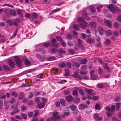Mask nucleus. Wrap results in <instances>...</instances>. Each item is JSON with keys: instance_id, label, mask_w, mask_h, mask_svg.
Segmentation results:
<instances>
[{"instance_id": "1", "label": "nucleus", "mask_w": 121, "mask_h": 121, "mask_svg": "<svg viewBox=\"0 0 121 121\" xmlns=\"http://www.w3.org/2000/svg\"><path fill=\"white\" fill-rule=\"evenodd\" d=\"M88 26V24L85 21H82L79 23L78 25V26L79 27L84 29H85L86 27Z\"/></svg>"}, {"instance_id": "2", "label": "nucleus", "mask_w": 121, "mask_h": 121, "mask_svg": "<svg viewBox=\"0 0 121 121\" xmlns=\"http://www.w3.org/2000/svg\"><path fill=\"white\" fill-rule=\"evenodd\" d=\"M15 61L17 66L18 67H21L22 65L21 59L18 56H15Z\"/></svg>"}, {"instance_id": "3", "label": "nucleus", "mask_w": 121, "mask_h": 121, "mask_svg": "<svg viewBox=\"0 0 121 121\" xmlns=\"http://www.w3.org/2000/svg\"><path fill=\"white\" fill-rule=\"evenodd\" d=\"M107 7L109 10L114 14H116V11L118 9L117 8L114 7V6L112 4L108 5Z\"/></svg>"}, {"instance_id": "4", "label": "nucleus", "mask_w": 121, "mask_h": 121, "mask_svg": "<svg viewBox=\"0 0 121 121\" xmlns=\"http://www.w3.org/2000/svg\"><path fill=\"white\" fill-rule=\"evenodd\" d=\"M8 62L9 63V66L11 69H13L15 67V64L13 60H8Z\"/></svg>"}, {"instance_id": "5", "label": "nucleus", "mask_w": 121, "mask_h": 121, "mask_svg": "<svg viewBox=\"0 0 121 121\" xmlns=\"http://www.w3.org/2000/svg\"><path fill=\"white\" fill-rule=\"evenodd\" d=\"M115 109V106L114 105H112L111 107V108L108 106H107L106 108V109L107 111H109V112H114Z\"/></svg>"}, {"instance_id": "6", "label": "nucleus", "mask_w": 121, "mask_h": 121, "mask_svg": "<svg viewBox=\"0 0 121 121\" xmlns=\"http://www.w3.org/2000/svg\"><path fill=\"white\" fill-rule=\"evenodd\" d=\"M77 41L78 43L77 44L78 46L80 48H81L82 49H84V47L82 45V41L80 39H78Z\"/></svg>"}, {"instance_id": "7", "label": "nucleus", "mask_w": 121, "mask_h": 121, "mask_svg": "<svg viewBox=\"0 0 121 121\" xmlns=\"http://www.w3.org/2000/svg\"><path fill=\"white\" fill-rule=\"evenodd\" d=\"M87 108L88 106L86 104H81L78 106V109L80 110H82L84 109Z\"/></svg>"}, {"instance_id": "8", "label": "nucleus", "mask_w": 121, "mask_h": 121, "mask_svg": "<svg viewBox=\"0 0 121 121\" xmlns=\"http://www.w3.org/2000/svg\"><path fill=\"white\" fill-rule=\"evenodd\" d=\"M104 22L105 25L108 27L110 28L112 26V24L111 22L108 20L104 21Z\"/></svg>"}, {"instance_id": "9", "label": "nucleus", "mask_w": 121, "mask_h": 121, "mask_svg": "<svg viewBox=\"0 0 121 121\" xmlns=\"http://www.w3.org/2000/svg\"><path fill=\"white\" fill-rule=\"evenodd\" d=\"M85 92L88 93L89 95H93L95 94L92 92V89H85L84 90Z\"/></svg>"}, {"instance_id": "10", "label": "nucleus", "mask_w": 121, "mask_h": 121, "mask_svg": "<svg viewBox=\"0 0 121 121\" xmlns=\"http://www.w3.org/2000/svg\"><path fill=\"white\" fill-rule=\"evenodd\" d=\"M93 117L96 120H100L102 119V117H99L98 114L97 113H95L94 114Z\"/></svg>"}, {"instance_id": "11", "label": "nucleus", "mask_w": 121, "mask_h": 121, "mask_svg": "<svg viewBox=\"0 0 121 121\" xmlns=\"http://www.w3.org/2000/svg\"><path fill=\"white\" fill-rule=\"evenodd\" d=\"M38 15L35 13H31V17L32 19H36L38 18Z\"/></svg>"}, {"instance_id": "12", "label": "nucleus", "mask_w": 121, "mask_h": 121, "mask_svg": "<svg viewBox=\"0 0 121 121\" xmlns=\"http://www.w3.org/2000/svg\"><path fill=\"white\" fill-rule=\"evenodd\" d=\"M45 105V103L41 102L37 105L36 107L38 108H43Z\"/></svg>"}, {"instance_id": "13", "label": "nucleus", "mask_w": 121, "mask_h": 121, "mask_svg": "<svg viewBox=\"0 0 121 121\" xmlns=\"http://www.w3.org/2000/svg\"><path fill=\"white\" fill-rule=\"evenodd\" d=\"M103 66L104 68L108 72L110 71V68L109 67L108 65L106 64H103Z\"/></svg>"}, {"instance_id": "14", "label": "nucleus", "mask_w": 121, "mask_h": 121, "mask_svg": "<svg viewBox=\"0 0 121 121\" xmlns=\"http://www.w3.org/2000/svg\"><path fill=\"white\" fill-rule=\"evenodd\" d=\"M98 30L99 32L100 35H103L104 32V30L101 27H98Z\"/></svg>"}, {"instance_id": "15", "label": "nucleus", "mask_w": 121, "mask_h": 121, "mask_svg": "<svg viewBox=\"0 0 121 121\" xmlns=\"http://www.w3.org/2000/svg\"><path fill=\"white\" fill-rule=\"evenodd\" d=\"M36 57L38 58L39 60H43L44 58L45 57L44 56H41L39 54H36Z\"/></svg>"}, {"instance_id": "16", "label": "nucleus", "mask_w": 121, "mask_h": 121, "mask_svg": "<svg viewBox=\"0 0 121 121\" xmlns=\"http://www.w3.org/2000/svg\"><path fill=\"white\" fill-rule=\"evenodd\" d=\"M65 99L67 101L69 102H71L73 100V98L70 95L66 96L65 97Z\"/></svg>"}, {"instance_id": "17", "label": "nucleus", "mask_w": 121, "mask_h": 121, "mask_svg": "<svg viewBox=\"0 0 121 121\" xmlns=\"http://www.w3.org/2000/svg\"><path fill=\"white\" fill-rule=\"evenodd\" d=\"M90 26L92 28H95L96 25V23L94 22H92L90 23Z\"/></svg>"}, {"instance_id": "18", "label": "nucleus", "mask_w": 121, "mask_h": 121, "mask_svg": "<svg viewBox=\"0 0 121 121\" xmlns=\"http://www.w3.org/2000/svg\"><path fill=\"white\" fill-rule=\"evenodd\" d=\"M66 65V64L65 62H60L58 65V66L60 68H64Z\"/></svg>"}, {"instance_id": "19", "label": "nucleus", "mask_w": 121, "mask_h": 121, "mask_svg": "<svg viewBox=\"0 0 121 121\" xmlns=\"http://www.w3.org/2000/svg\"><path fill=\"white\" fill-rule=\"evenodd\" d=\"M64 70L65 72V73L64 75L65 76H67L70 75V72L69 70L65 69H64Z\"/></svg>"}, {"instance_id": "20", "label": "nucleus", "mask_w": 121, "mask_h": 121, "mask_svg": "<svg viewBox=\"0 0 121 121\" xmlns=\"http://www.w3.org/2000/svg\"><path fill=\"white\" fill-rule=\"evenodd\" d=\"M25 95L24 94L23 92H21L19 94V96L18 97V99H21L25 97Z\"/></svg>"}, {"instance_id": "21", "label": "nucleus", "mask_w": 121, "mask_h": 121, "mask_svg": "<svg viewBox=\"0 0 121 121\" xmlns=\"http://www.w3.org/2000/svg\"><path fill=\"white\" fill-rule=\"evenodd\" d=\"M82 15L83 16V17L85 19H86L87 20H89L90 19V18H86V17H87V13L85 11H83L82 12Z\"/></svg>"}, {"instance_id": "22", "label": "nucleus", "mask_w": 121, "mask_h": 121, "mask_svg": "<svg viewBox=\"0 0 121 121\" xmlns=\"http://www.w3.org/2000/svg\"><path fill=\"white\" fill-rule=\"evenodd\" d=\"M25 64L28 66L31 65V62L30 60L28 59H26L25 60L24 62Z\"/></svg>"}, {"instance_id": "23", "label": "nucleus", "mask_w": 121, "mask_h": 121, "mask_svg": "<svg viewBox=\"0 0 121 121\" xmlns=\"http://www.w3.org/2000/svg\"><path fill=\"white\" fill-rule=\"evenodd\" d=\"M87 61V60L86 58L81 59L80 61V63L81 64H86Z\"/></svg>"}, {"instance_id": "24", "label": "nucleus", "mask_w": 121, "mask_h": 121, "mask_svg": "<svg viewBox=\"0 0 121 121\" xmlns=\"http://www.w3.org/2000/svg\"><path fill=\"white\" fill-rule=\"evenodd\" d=\"M57 51V50L56 49L53 48L51 49H50L49 51V52L50 53H56Z\"/></svg>"}, {"instance_id": "25", "label": "nucleus", "mask_w": 121, "mask_h": 121, "mask_svg": "<svg viewBox=\"0 0 121 121\" xmlns=\"http://www.w3.org/2000/svg\"><path fill=\"white\" fill-rule=\"evenodd\" d=\"M105 34L107 36H108V35H111L112 34V32L110 30H106L105 31Z\"/></svg>"}, {"instance_id": "26", "label": "nucleus", "mask_w": 121, "mask_h": 121, "mask_svg": "<svg viewBox=\"0 0 121 121\" xmlns=\"http://www.w3.org/2000/svg\"><path fill=\"white\" fill-rule=\"evenodd\" d=\"M100 104H96L95 106V109L96 110H99L101 109Z\"/></svg>"}, {"instance_id": "27", "label": "nucleus", "mask_w": 121, "mask_h": 121, "mask_svg": "<svg viewBox=\"0 0 121 121\" xmlns=\"http://www.w3.org/2000/svg\"><path fill=\"white\" fill-rule=\"evenodd\" d=\"M80 100L79 98L78 97H76L75 98V99L73 101V102L77 104L79 102Z\"/></svg>"}, {"instance_id": "28", "label": "nucleus", "mask_w": 121, "mask_h": 121, "mask_svg": "<svg viewBox=\"0 0 121 121\" xmlns=\"http://www.w3.org/2000/svg\"><path fill=\"white\" fill-rule=\"evenodd\" d=\"M105 43L107 45H109L111 43V41L109 39H106L105 40Z\"/></svg>"}, {"instance_id": "29", "label": "nucleus", "mask_w": 121, "mask_h": 121, "mask_svg": "<svg viewBox=\"0 0 121 121\" xmlns=\"http://www.w3.org/2000/svg\"><path fill=\"white\" fill-rule=\"evenodd\" d=\"M70 108L73 111H75L76 108V107L74 105L72 104L70 106Z\"/></svg>"}, {"instance_id": "30", "label": "nucleus", "mask_w": 121, "mask_h": 121, "mask_svg": "<svg viewBox=\"0 0 121 121\" xmlns=\"http://www.w3.org/2000/svg\"><path fill=\"white\" fill-rule=\"evenodd\" d=\"M114 25L115 27L117 29H118L120 26L119 24L117 22H114Z\"/></svg>"}, {"instance_id": "31", "label": "nucleus", "mask_w": 121, "mask_h": 121, "mask_svg": "<svg viewBox=\"0 0 121 121\" xmlns=\"http://www.w3.org/2000/svg\"><path fill=\"white\" fill-rule=\"evenodd\" d=\"M35 51L36 52H37L38 51L41 52V53L43 54L45 53L46 52V51L43 49H39V50H36Z\"/></svg>"}, {"instance_id": "32", "label": "nucleus", "mask_w": 121, "mask_h": 121, "mask_svg": "<svg viewBox=\"0 0 121 121\" xmlns=\"http://www.w3.org/2000/svg\"><path fill=\"white\" fill-rule=\"evenodd\" d=\"M116 110L117 111L119 110V108L120 107L121 105V103H116Z\"/></svg>"}, {"instance_id": "33", "label": "nucleus", "mask_w": 121, "mask_h": 121, "mask_svg": "<svg viewBox=\"0 0 121 121\" xmlns=\"http://www.w3.org/2000/svg\"><path fill=\"white\" fill-rule=\"evenodd\" d=\"M56 57L54 56H52L48 57L47 58V60L48 61H51L52 60H54Z\"/></svg>"}, {"instance_id": "34", "label": "nucleus", "mask_w": 121, "mask_h": 121, "mask_svg": "<svg viewBox=\"0 0 121 121\" xmlns=\"http://www.w3.org/2000/svg\"><path fill=\"white\" fill-rule=\"evenodd\" d=\"M73 27L74 29L77 31H78L80 30V29L78 27V25L77 24L73 25Z\"/></svg>"}, {"instance_id": "35", "label": "nucleus", "mask_w": 121, "mask_h": 121, "mask_svg": "<svg viewBox=\"0 0 121 121\" xmlns=\"http://www.w3.org/2000/svg\"><path fill=\"white\" fill-rule=\"evenodd\" d=\"M87 68V66L86 65H83L81 68V69L82 70H86Z\"/></svg>"}, {"instance_id": "36", "label": "nucleus", "mask_w": 121, "mask_h": 121, "mask_svg": "<svg viewBox=\"0 0 121 121\" xmlns=\"http://www.w3.org/2000/svg\"><path fill=\"white\" fill-rule=\"evenodd\" d=\"M87 41L88 43L90 44L91 43L93 42L94 41V40L93 39L91 38H89L87 39Z\"/></svg>"}, {"instance_id": "37", "label": "nucleus", "mask_w": 121, "mask_h": 121, "mask_svg": "<svg viewBox=\"0 0 121 121\" xmlns=\"http://www.w3.org/2000/svg\"><path fill=\"white\" fill-rule=\"evenodd\" d=\"M58 52L60 54H64L65 53V51L62 49H60L58 50Z\"/></svg>"}, {"instance_id": "38", "label": "nucleus", "mask_w": 121, "mask_h": 121, "mask_svg": "<svg viewBox=\"0 0 121 121\" xmlns=\"http://www.w3.org/2000/svg\"><path fill=\"white\" fill-rule=\"evenodd\" d=\"M90 9L91 12L92 13H93L96 11V10L95 8L91 6L90 7Z\"/></svg>"}, {"instance_id": "39", "label": "nucleus", "mask_w": 121, "mask_h": 121, "mask_svg": "<svg viewBox=\"0 0 121 121\" xmlns=\"http://www.w3.org/2000/svg\"><path fill=\"white\" fill-rule=\"evenodd\" d=\"M114 112H110L108 111L106 112V114L107 116L109 117H110L113 114Z\"/></svg>"}, {"instance_id": "40", "label": "nucleus", "mask_w": 121, "mask_h": 121, "mask_svg": "<svg viewBox=\"0 0 121 121\" xmlns=\"http://www.w3.org/2000/svg\"><path fill=\"white\" fill-rule=\"evenodd\" d=\"M63 113L66 116H68L69 115V112L67 110H65L63 111Z\"/></svg>"}, {"instance_id": "41", "label": "nucleus", "mask_w": 121, "mask_h": 121, "mask_svg": "<svg viewBox=\"0 0 121 121\" xmlns=\"http://www.w3.org/2000/svg\"><path fill=\"white\" fill-rule=\"evenodd\" d=\"M10 14L12 16H15L16 15L17 13L15 11L13 10H12L10 11Z\"/></svg>"}, {"instance_id": "42", "label": "nucleus", "mask_w": 121, "mask_h": 121, "mask_svg": "<svg viewBox=\"0 0 121 121\" xmlns=\"http://www.w3.org/2000/svg\"><path fill=\"white\" fill-rule=\"evenodd\" d=\"M3 67L5 71H7L9 70V69L7 66L4 65H3Z\"/></svg>"}, {"instance_id": "43", "label": "nucleus", "mask_w": 121, "mask_h": 121, "mask_svg": "<svg viewBox=\"0 0 121 121\" xmlns=\"http://www.w3.org/2000/svg\"><path fill=\"white\" fill-rule=\"evenodd\" d=\"M19 111V110L18 109H17L15 110H14L12 112L11 114L12 115H14L15 113L18 112Z\"/></svg>"}, {"instance_id": "44", "label": "nucleus", "mask_w": 121, "mask_h": 121, "mask_svg": "<svg viewBox=\"0 0 121 121\" xmlns=\"http://www.w3.org/2000/svg\"><path fill=\"white\" fill-rule=\"evenodd\" d=\"M78 93V91L76 90H74L73 91L72 94L74 96H76L77 95Z\"/></svg>"}, {"instance_id": "45", "label": "nucleus", "mask_w": 121, "mask_h": 121, "mask_svg": "<svg viewBox=\"0 0 121 121\" xmlns=\"http://www.w3.org/2000/svg\"><path fill=\"white\" fill-rule=\"evenodd\" d=\"M103 72V70L102 69V68L100 67H99V69L98 70V72L99 73V74H102Z\"/></svg>"}, {"instance_id": "46", "label": "nucleus", "mask_w": 121, "mask_h": 121, "mask_svg": "<svg viewBox=\"0 0 121 121\" xmlns=\"http://www.w3.org/2000/svg\"><path fill=\"white\" fill-rule=\"evenodd\" d=\"M60 102L64 106H65L66 104L65 103V100L63 99H60Z\"/></svg>"}, {"instance_id": "47", "label": "nucleus", "mask_w": 121, "mask_h": 121, "mask_svg": "<svg viewBox=\"0 0 121 121\" xmlns=\"http://www.w3.org/2000/svg\"><path fill=\"white\" fill-rule=\"evenodd\" d=\"M17 14L19 15L21 17H23V15L22 14V13L20 10H18L17 11Z\"/></svg>"}, {"instance_id": "48", "label": "nucleus", "mask_w": 121, "mask_h": 121, "mask_svg": "<svg viewBox=\"0 0 121 121\" xmlns=\"http://www.w3.org/2000/svg\"><path fill=\"white\" fill-rule=\"evenodd\" d=\"M78 91L81 95H84L85 93L83 90L82 89H80Z\"/></svg>"}, {"instance_id": "49", "label": "nucleus", "mask_w": 121, "mask_h": 121, "mask_svg": "<svg viewBox=\"0 0 121 121\" xmlns=\"http://www.w3.org/2000/svg\"><path fill=\"white\" fill-rule=\"evenodd\" d=\"M11 93L13 96H14L15 97H16L18 96V94L17 93H16L15 91L11 92Z\"/></svg>"}, {"instance_id": "50", "label": "nucleus", "mask_w": 121, "mask_h": 121, "mask_svg": "<svg viewBox=\"0 0 121 121\" xmlns=\"http://www.w3.org/2000/svg\"><path fill=\"white\" fill-rule=\"evenodd\" d=\"M98 78V77L96 75H92V76L91 77V78L92 80H95L96 79Z\"/></svg>"}, {"instance_id": "51", "label": "nucleus", "mask_w": 121, "mask_h": 121, "mask_svg": "<svg viewBox=\"0 0 121 121\" xmlns=\"http://www.w3.org/2000/svg\"><path fill=\"white\" fill-rule=\"evenodd\" d=\"M35 101L37 103H39L40 102V98L39 97H36L35 98Z\"/></svg>"}, {"instance_id": "52", "label": "nucleus", "mask_w": 121, "mask_h": 121, "mask_svg": "<svg viewBox=\"0 0 121 121\" xmlns=\"http://www.w3.org/2000/svg\"><path fill=\"white\" fill-rule=\"evenodd\" d=\"M67 66L68 67L67 68L69 69H70L71 67V63L70 62H68L66 64Z\"/></svg>"}, {"instance_id": "53", "label": "nucleus", "mask_w": 121, "mask_h": 121, "mask_svg": "<svg viewBox=\"0 0 121 121\" xmlns=\"http://www.w3.org/2000/svg\"><path fill=\"white\" fill-rule=\"evenodd\" d=\"M97 86L98 88L100 89L102 88L104 86L101 84H98Z\"/></svg>"}, {"instance_id": "54", "label": "nucleus", "mask_w": 121, "mask_h": 121, "mask_svg": "<svg viewBox=\"0 0 121 121\" xmlns=\"http://www.w3.org/2000/svg\"><path fill=\"white\" fill-rule=\"evenodd\" d=\"M73 36L76 38L77 35V33L75 31H73Z\"/></svg>"}, {"instance_id": "55", "label": "nucleus", "mask_w": 121, "mask_h": 121, "mask_svg": "<svg viewBox=\"0 0 121 121\" xmlns=\"http://www.w3.org/2000/svg\"><path fill=\"white\" fill-rule=\"evenodd\" d=\"M21 117L23 119H26L27 118V116L25 114H22L21 115Z\"/></svg>"}, {"instance_id": "56", "label": "nucleus", "mask_w": 121, "mask_h": 121, "mask_svg": "<svg viewBox=\"0 0 121 121\" xmlns=\"http://www.w3.org/2000/svg\"><path fill=\"white\" fill-rule=\"evenodd\" d=\"M60 10V9L59 8H57L56 9H55V10L51 11V13L52 14L55 12L59 11Z\"/></svg>"}, {"instance_id": "57", "label": "nucleus", "mask_w": 121, "mask_h": 121, "mask_svg": "<svg viewBox=\"0 0 121 121\" xmlns=\"http://www.w3.org/2000/svg\"><path fill=\"white\" fill-rule=\"evenodd\" d=\"M56 38L58 41H62L63 39L62 38L59 36H57L56 37Z\"/></svg>"}, {"instance_id": "58", "label": "nucleus", "mask_w": 121, "mask_h": 121, "mask_svg": "<svg viewBox=\"0 0 121 121\" xmlns=\"http://www.w3.org/2000/svg\"><path fill=\"white\" fill-rule=\"evenodd\" d=\"M21 109L22 111H23L25 110L27 107H26L25 106H23L21 107Z\"/></svg>"}, {"instance_id": "59", "label": "nucleus", "mask_w": 121, "mask_h": 121, "mask_svg": "<svg viewBox=\"0 0 121 121\" xmlns=\"http://www.w3.org/2000/svg\"><path fill=\"white\" fill-rule=\"evenodd\" d=\"M99 99V97L97 96H94L92 97V99L94 100H97Z\"/></svg>"}, {"instance_id": "60", "label": "nucleus", "mask_w": 121, "mask_h": 121, "mask_svg": "<svg viewBox=\"0 0 121 121\" xmlns=\"http://www.w3.org/2000/svg\"><path fill=\"white\" fill-rule=\"evenodd\" d=\"M35 113L33 117H35L37 116L39 114V111L38 110H36L35 111Z\"/></svg>"}, {"instance_id": "61", "label": "nucleus", "mask_w": 121, "mask_h": 121, "mask_svg": "<svg viewBox=\"0 0 121 121\" xmlns=\"http://www.w3.org/2000/svg\"><path fill=\"white\" fill-rule=\"evenodd\" d=\"M84 19H85L83 17H79L78 18L77 20L79 22H82V21H84L83 20Z\"/></svg>"}, {"instance_id": "62", "label": "nucleus", "mask_w": 121, "mask_h": 121, "mask_svg": "<svg viewBox=\"0 0 121 121\" xmlns=\"http://www.w3.org/2000/svg\"><path fill=\"white\" fill-rule=\"evenodd\" d=\"M68 51L69 53L72 54H73L75 52L74 50L73 49H68Z\"/></svg>"}, {"instance_id": "63", "label": "nucleus", "mask_w": 121, "mask_h": 121, "mask_svg": "<svg viewBox=\"0 0 121 121\" xmlns=\"http://www.w3.org/2000/svg\"><path fill=\"white\" fill-rule=\"evenodd\" d=\"M56 40L55 38L51 40V42L52 43V44H54L55 43H56Z\"/></svg>"}, {"instance_id": "64", "label": "nucleus", "mask_w": 121, "mask_h": 121, "mask_svg": "<svg viewBox=\"0 0 121 121\" xmlns=\"http://www.w3.org/2000/svg\"><path fill=\"white\" fill-rule=\"evenodd\" d=\"M33 115V113L31 112H30L28 113V115L29 117H31Z\"/></svg>"}]
</instances>
